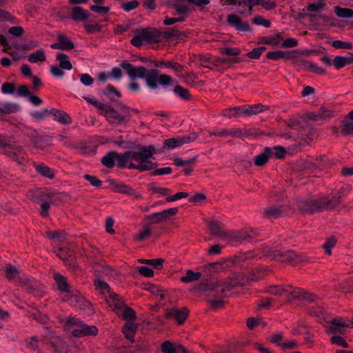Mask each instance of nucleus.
Segmentation results:
<instances>
[{"mask_svg":"<svg viewBox=\"0 0 353 353\" xmlns=\"http://www.w3.org/2000/svg\"><path fill=\"white\" fill-rule=\"evenodd\" d=\"M54 279L55 280L58 289L62 292L68 294L70 293V287L66 281V279L59 273L54 274Z\"/></svg>","mask_w":353,"mask_h":353,"instance_id":"20","label":"nucleus"},{"mask_svg":"<svg viewBox=\"0 0 353 353\" xmlns=\"http://www.w3.org/2000/svg\"><path fill=\"white\" fill-rule=\"evenodd\" d=\"M57 256L63 260L65 263L70 261L72 258V252L66 249L61 248L59 250L57 254Z\"/></svg>","mask_w":353,"mask_h":353,"instance_id":"41","label":"nucleus"},{"mask_svg":"<svg viewBox=\"0 0 353 353\" xmlns=\"http://www.w3.org/2000/svg\"><path fill=\"white\" fill-rule=\"evenodd\" d=\"M117 157V152H109L102 158L101 162L105 167L108 168H112L115 165Z\"/></svg>","mask_w":353,"mask_h":353,"instance_id":"25","label":"nucleus"},{"mask_svg":"<svg viewBox=\"0 0 353 353\" xmlns=\"http://www.w3.org/2000/svg\"><path fill=\"white\" fill-rule=\"evenodd\" d=\"M188 314V312L185 307L181 310L172 307L166 310V316L170 319H174L179 324H182L185 321Z\"/></svg>","mask_w":353,"mask_h":353,"instance_id":"13","label":"nucleus"},{"mask_svg":"<svg viewBox=\"0 0 353 353\" xmlns=\"http://www.w3.org/2000/svg\"><path fill=\"white\" fill-rule=\"evenodd\" d=\"M296 291L299 292L298 294L300 295V296L294 297V299H299L308 301H314L316 299V296L313 294L303 292L302 290H301L299 288H293L292 292H295Z\"/></svg>","mask_w":353,"mask_h":353,"instance_id":"34","label":"nucleus"},{"mask_svg":"<svg viewBox=\"0 0 353 353\" xmlns=\"http://www.w3.org/2000/svg\"><path fill=\"white\" fill-rule=\"evenodd\" d=\"M341 131L344 136L353 134V121L344 123L341 127Z\"/></svg>","mask_w":353,"mask_h":353,"instance_id":"45","label":"nucleus"},{"mask_svg":"<svg viewBox=\"0 0 353 353\" xmlns=\"http://www.w3.org/2000/svg\"><path fill=\"white\" fill-rule=\"evenodd\" d=\"M64 300L74 307H77L83 301L82 296L77 291H71L70 294H66Z\"/></svg>","mask_w":353,"mask_h":353,"instance_id":"22","label":"nucleus"},{"mask_svg":"<svg viewBox=\"0 0 353 353\" xmlns=\"http://www.w3.org/2000/svg\"><path fill=\"white\" fill-rule=\"evenodd\" d=\"M64 69L60 68V66L57 65H51L50 67V72L51 74L57 78H61L64 76L65 73L63 72Z\"/></svg>","mask_w":353,"mask_h":353,"instance_id":"54","label":"nucleus"},{"mask_svg":"<svg viewBox=\"0 0 353 353\" xmlns=\"http://www.w3.org/2000/svg\"><path fill=\"white\" fill-rule=\"evenodd\" d=\"M253 23L257 26H262L265 28L270 27L271 23L269 20L265 19L261 16H256L253 19Z\"/></svg>","mask_w":353,"mask_h":353,"instance_id":"53","label":"nucleus"},{"mask_svg":"<svg viewBox=\"0 0 353 353\" xmlns=\"http://www.w3.org/2000/svg\"><path fill=\"white\" fill-rule=\"evenodd\" d=\"M325 6V1L321 0L316 3L309 4L307 10L310 12L319 11V10H322Z\"/></svg>","mask_w":353,"mask_h":353,"instance_id":"51","label":"nucleus"},{"mask_svg":"<svg viewBox=\"0 0 353 353\" xmlns=\"http://www.w3.org/2000/svg\"><path fill=\"white\" fill-rule=\"evenodd\" d=\"M46 59V53L42 49L37 50L28 56V61L33 63L44 61Z\"/></svg>","mask_w":353,"mask_h":353,"instance_id":"27","label":"nucleus"},{"mask_svg":"<svg viewBox=\"0 0 353 353\" xmlns=\"http://www.w3.org/2000/svg\"><path fill=\"white\" fill-rule=\"evenodd\" d=\"M84 178L85 180L89 181L92 185L94 187L99 188L102 185V182L94 176L85 174L84 175Z\"/></svg>","mask_w":353,"mask_h":353,"instance_id":"59","label":"nucleus"},{"mask_svg":"<svg viewBox=\"0 0 353 353\" xmlns=\"http://www.w3.org/2000/svg\"><path fill=\"white\" fill-rule=\"evenodd\" d=\"M350 327V321L342 318H335L330 321V325L327 327L328 334H343L344 328Z\"/></svg>","mask_w":353,"mask_h":353,"instance_id":"10","label":"nucleus"},{"mask_svg":"<svg viewBox=\"0 0 353 353\" xmlns=\"http://www.w3.org/2000/svg\"><path fill=\"white\" fill-rule=\"evenodd\" d=\"M57 40V43L51 44L50 47L52 49L68 50L73 49L74 47V43L64 35L59 36Z\"/></svg>","mask_w":353,"mask_h":353,"instance_id":"17","label":"nucleus"},{"mask_svg":"<svg viewBox=\"0 0 353 353\" xmlns=\"http://www.w3.org/2000/svg\"><path fill=\"white\" fill-rule=\"evenodd\" d=\"M353 61L352 57L336 56L332 61L333 65L335 68L339 70L348 64H350Z\"/></svg>","mask_w":353,"mask_h":353,"instance_id":"26","label":"nucleus"},{"mask_svg":"<svg viewBox=\"0 0 353 353\" xmlns=\"http://www.w3.org/2000/svg\"><path fill=\"white\" fill-rule=\"evenodd\" d=\"M272 154H273L272 149L265 148L263 153L254 157V164L257 166L263 165L268 161Z\"/></svg>","mask_w":353,"mask_h":353,"instance_id":"23","label":"nucleus"},{"mask_svg":"<svg viewBox=\"0 0 353 353\" xmlns=\"http://www.w3.org/2000/svg\"><path fill=\"white\" fill-rule=\"evenodd\" d=\"M150 190L153 193L159 194L161 196H167L170 192V190L165 188L159 187L154 185H150Z\"/></svg>","mask_w":353,"mask_h":353,"instance_id":"48","label":"nucleus"},{"mask_svg":"<svg viewBox=\"0 0 353 353\" xmlns=\"http://www.w3.org/2000/svg\"><path fill=\"white\" fill-rule=\"evenodd\" d=\"M246 107V117L256 114L264 110V106L261 104H254L250 105H245Z\"/></svg>","mask_w":353,"mask_h":353,"instance_id":"37","label":"nucleus"},{"mask_svg":"<svg viewBox=\"0 0 353 353\" xmlns=\"http://www.w3.org/2000/svg\"><path fill=\"white\" fill-rule=\"evenodd\" d=\"M307 203L309 205L308 210L314 212L332 209L338 205L339 201L323 198L320 200H310Z\"/></svg>","mask_w":353,"mask_h":353,"instance_id":"7","label":"nucleus"},{"mask_svg":"<svg viewBox=\"0 0 353 353\" xmlns=\"http://www.w3.org/2000/svg\"><path fill=\"white\" fill-rule=\"evenodd\" d=\"M138 114V110L132 109L122 104L117 105L116 108L110 107L105 108L103 114L112 124L120 125L126 123L132 115Z\"/></svg>","mask_w":353,"mask_h":353,"instance_id":"3","label":"nucleus"},{"mask_svg":"<svg viewBox=\"0 0 353 353\" xmlns=\"http://www.w3.org/2000/svg\"><path fill=\"white\" fill-rule=\"evenodd\" d=\"M256 232L253 230H241L238 232L230 231L228 234L229 239H236L237 241H244L248 238H252L256 235Z\"/></svg>","mask_w":353,"mask_h":353,"instance_id":"18","label":"nucleus"},{"mask_svg":"<svg viewBox=\"0 0 353 353\" xmlns=\"http://www.w3.org/2000/svg\"><path fill=\"white\" fill-rule=\"evenodd\" d=\"M72 19L76 21H85L88 19L87 11L80 6H75L72 8Z\"/></svg>","mask_w":353,"mask_h":353,"instance_id":"28","label":"nucleus"},{"mask_svg":"<svg viewBox=\"0 0 353 353\" xmlns=\"http://www.w3.org/2000/svg\"><path fill=\"white\" fill-rule=\"evenodd\" d=\"M280 214V209L276 207H270L264 211V216L268 218H276Z\"/></svg>","mask_w":353,"mask_h":353,"instance_id":"42","label":"nucleus"},{"mask_svg":"<svg viewBox=\"0 0 353 353\" xmlns=\"http://www.w3.org/2000/svg\"><path fill=\"white\" fill-rule=\"evenodd\" d=\"M149 219L153 223H158L166 220L164 212H155L150 215Z\"/></svg>","mask_w":353,"mask_h":353,"instance_id":"44","label":"nucleus"},{"mask_svg":"<svg viewBox=\"0 0 353 353\" xmlns=\"http://www.w3.org/2000/svg\"><path fill=\"white\" fill-rule=\"evenodd\" d=\"M185 21L184 17H165L164 19V24L167 26L172 25L176 22H182Z\"/></svg>","mask_w":353,"mask_h":353,"instance_id":"63","label":"nucleus"},{"mask_svg":"<svg viewBox=\"0 0 353 353\" xmlns=\"http://www.w3.org/2000/svg\"><path fill=\"white\" fill-rule=\"evenodd\" d=\"M282 40V37L279 34H277L274 37H269L267 38L265 43L274 46H277L281 43Z\"/></svg>","mask_w":353,"mask_h":353,"instance_id":"57","label":"nucleus"},{"mask_svg":"<svg viewBox=\"0 0 353 353\" xmlns=\"http://www.w3.org/2000/svg\"><path fill=\"white\" fill-rule=\"evenodd\" d=\"M36 170L37 171V172H39L45 177L49 179H53L54 177L53 170L50 168L45 165L44 164H40L37 165Z\"/></svg>","mask_w":353,"mask_h":353,"instance_id":"33","label":"nucleus"},{"mask_svg":"<svg viewBox=\"0 0 353 353\" xmlns=\"http://www.w3.org/2000/svg\"><path fill=\"white\" fill-rule=\"evenodd\" d=\"M292 290L293 287L290 285L285 287L271 286L268 289V292L275 295H284L288 298V300L294 299V297L300 296V295L298 294L299 292V291L294 292Z\"/></svg>","mask_w":353,"mask_h":353,"instance_id":"11","label":"nucleus"},{"mask_svg":"<svg viewBox=\"0 0 353 353\" xmlns=\"http://www.w3.org/2000/svg\"><path fill=\"white\" fill-rule=\"evenodd\" d=\"M94 286L95 288L100 294L104 296L105 301L108 304V300L112 297V295H117L112 292H110V288L109 285L101 280V279H96L94 280Z\"/></svg>","mask_w":353,"mask_h":353,"instance_id":"15","label":"nucleus"},{"mask_svg":"<svg viewBox=\"0 0 353 353\" xmlns=\"http://www.w3.org/2000/svg\"><path fill=\"white\" fill-rule=\"evenodd\" d=\"M265 50L264 47H259L254 48L252 51L247 54V57L250 59H258Z\"/></svg>","mask_w":353,"mask_h":353,"instance_id":"55","label":"nucleus"},{"mask_svg":"<svg viewBox=\"0 0 353 353\" xmlns=\"http://www.w3.org/2000/svg\"><path fill=\"white\" fill-rule=\"evenodd\" d=\"M161 351L163 353H176V347L170 341H166L161 345Z\"/></svg>","mask_w":353,"mask_h":353,"instance_id":"49","label":"nucleus"},{"mask_svg":"<svg viewBox=\"0 0 353 353\" xmlns=\"http://www.w3.org/2000/svg\"><path fill=\"white\" fill-rule=\"evenodd\" d=\"M6 276L9 280L14 279L19 274L18 269L11 265L5 267Z\"/></svg>","mask_w":353,"mask_h":353,"instance_id":"39","label":"nucleus"},{"mask_svg":"<svg viewBox=\"0 0 353 353\" xmlns=\"http://www.w3.org/2000/svg\"><path fill=\"white\" fill-rule=\"evenodd\" d=\"M108 305L115 314L123 319L133 321L136 319L135 311L124 304L119 295H112V297L108 300Z\"/></svg>","mask_w":353,"mask_h":353,"instance_id":"5","label":"nucleus"},{"mask_svg":"<svg viewBox=\"0 0 353 353\" xmlns=\"http://www.w3.org/2000/svg\"><path fill=\"white\" fill-rule=\"evenodd\" d=\"M49 114L54 116L55 121L63 125H68L72 123L70 117L65 112L56 108H52L49 110Z\"/></svg>","mask_w":353,"mask_h":353,"instance_id":"19","label":"nucleus"},{"mask_svg":"<svg viewBox=\"0 0 353 353\" xmlns=\"http://www.w3.org/2000/svg\"><path fill=\"white\" fill-rule=\"evenodd\" d=\"M234 285L228 282H223L217 279H205L194 285L191 291L194 293H204L208 301L213 308L221 307L227 296L228 292L230 291Z\"/></svg>","mask_w":353,"mask_h":353,"instance_id":"1","label":"nucleus"},{"mask_svg":"<svg viewBox=\"0 0 353 353\" xmlns=\"http://www.w3.org/2000/svg\"><path fill=\"white\" fill-rule=\"evenodd\" d=\"M131 152L132 162L128 165L130 169H136L143 172L151 170L156 167V164L150 160L155 152L154 146H143L139 151Z\"/></svg>","mask_w":353,"mask_h":353,"instance_id":"2","label":"nucleus"},{"mask_svg":"<svg viewBox=\"0 0 353 353\" xmlns=\"http://www.w3.org/2000/svg\"><path fill=\"white\" fill-rule=\"evenodd\" d=\"M69 321L77 325V327L72 331V334L75 337L96 336L98 333V329L96 326L88 325L79 319H72Z\"/></svg>","mask_w":353,"mask_h":353,"instance_id":"6","label":"nucleus"},{"mask_svg":"<svg viewBox=\"0 0 353 353\" xmlns=\"http://www.w3.org/2000/svg\"><path fill=\"white\" fill-rule=\"evenodd\" d=\"M132 162V152H126L123 154L117 153V165L119 168H124L128 162Z\"/></svg>","mask_w":353,"mask_h":353,"instance_id":"29","label":"nucleus"},{"mask_svg":"<svg viewBox=\"0 0 353 353\" xmlns=\"http://www.w3.org/2000/svg\"><path fill=\"white\" fill-rule=\"evenodd\" d=\"M332 46L335 48L350 49L352 44L349 42L336 40L332 42Z\"/></svg>","mask_w":353,"mask_h":353,"instance_id":"60","label":"nucleus"},{"mask_svg":"<svg viewBox=\"0 0 353 353\" xmlns=\"http://www.w3.org/2000/svg\"><path fill=\"white\" fill-rule=\"evenodd\" d=\"M80 81L86 86L92 85L94 82L93 78L88 74H82L80 77Z\"/></svg>","mask_w":353,"mask_h":353,"instance_id":"62","label":"nucleus"},{"mask_svg":"<svg viewBox=\"0 0 353 353\" xmlns=\"http://www.w3.org/2000/svg\"><path fill=\"white\" fill-rule=\"evenodd\" d=\"M20 106L13 102L0 103V112L3 114H12L19 111Z\"/></svg>","mask_w":353,"mask_h":353,"instance_id":"24","label":"nucleus"},{"mask_svg":"<svg viewBox=\"0 0 353 353\" xmlns=\"http://www.w3.org/2000/svg\"><path fill=\"white\" fill-rule=\"evenodd\" d=\"M266 57L268 59H271V60H274V61H277L281 59H288L289 58V57L287 56L286 52L284 51H281V50L268 52L266 54Z\"/></svg>","mask_w":353,"mask_h":353,"instance_id":"35","label":"nucleus"},{"mask_svg":"<svg viewBox=\"0 0 353 353\" xmlns=\"http://www.w3.org/2000/svg\"><path fill=\"white\" fill-rule=\"evenodd\" d=\"M120 66L123 69H125L127 74L130 80L134 81L136 79H143L146 74L148 70L143 66H133L127 61L121 63Z\"/></svg>","mask_w":353,"mask_h":353,"instance_id":"8","label":"nucleus"},{"mask_svg":"<svg viewBox=\"0 0 353 353\" xmlns=\"http://www.w3.org/2000/svg\"><path fill=\"white\" fill-rule=\"evenodd\" d=\"M7 148H12L11 144L8 142L7 138L3 134H0V150L5 154H8ZM10 157L14 159L15 154L9 153Z\"/></svg>","mask_w":353,"mask_h":353,"instance_id":"36","label":"nucleus"},{"mask_svg":"<svg viewBox=\"0 0 353 353\" xmlns=\"http://www.w3.org/2000/svg\"><path fill=\"white\" fill-rule=\"evenodd\" d=\"M8 32L14 37H21L23 35L24 30L20 26H13L9 29Z\"/></svg>","mask_w":353,"mask_h":353,"instance_id":"64","label":"nucleus"},{"mask_svg":"<svg viewBox=\"0 0 353 353\" xmlns=\"http://www.w3.org/2000/svg\"><path fill=\"white\" fill-rule=\"evenodd\" d=\"M143 79L147 86L151 90L157 89L159 85L167 88L173 83L171 77L165 74H160L159 71L156 69L148 70Z\"/></svg>","mask_w":353,"mask_h":353,"instance_id":"4","label":"nucleus"},{"mask_svg":"<svg viewBox=\"0 0 353 353\" xmlns=\"http://www.w3.org/2000/svg\"><path fill=\"white\" fill-rule=\"evenodd\" d=\"M139 6V2L137 0H132L127 2H123L121 5L122 9L125 12H130L136 9Z\"/></svg>","mask_w":353,"mask_h":353,"instance_id":"46","label":"nucleus"},{"mask_svg":"<svg viewBox=\"0 0 353 353\" xmlns=\"http://www.w3.org/2000/svg\"><path fill=\"white\" fill-rule=\"evenodd\" d=\"M201 274L199 272H193L192 270H188L185 275L181 278V281L183 283H190L200 279Z\"/></svg>","mask_w":353,"mask_h":353,"instance_id":"32","label":"nucleus"},{"mask_svg":"<svg viewBox=\"0 0 353 353\" xmlns=\"http://www.w3.org/2000/svg\"><path fill=\"white\" fill-rule=\"evenodd\" d=\"M174 92L182 99L189 100L190 99L189 91L181 85H176L174 89Z\"/></svg>","mask_w":353,"mask_h":353,"instance_id":"38","label":"nucleus"},{"mask_svg":"<svg viewBox=\"0 0 353 353\" xmlns=\"http://www.w3.org/2000/svg\"><path fill=\"white\" fill-rule=\"evenodd\" d=\"M155 66L173 69L176 76H179L183 70V67L176 61H159L155 63Z\"/></svg>","mask_w":353,"mask_h":353,"instance_id":"21","label":"nucleus"},{"mask_svg":"<svg viewBox=\"0 0 353 353\" xmlns=\"http://www.w3.org/2000/svg\"><path fill=\"white\" fill-rule=\"evenodd\" d=\"M336 14L340 18L351 19L353 18V10L340 6L334 7Z\"/></svg>","mask_w":353,"mask_h":353,"instance_id":"31","label":"nucleus"},{"mask_svg":"<svg viewBox=\"0 0 353 353\" xmlns=\"http://www.w3.org/2000/svg\"><path fill=\"white\" fill-rule=\"evenodd\" d=\"M208 225L212 234L219 236L222 239L228 240L230 231L222 230L221 223L216 220H210Z\"/></svg>","mask_w":353,"mask_h":353,"instance_id":"16","label":"nucleus"},{"mask_svg":"<svg viewBox=\"0 0 353 353\" xmlns=\"http://www.w3.org/2000/svg\"><path fill=\"white\" fill-rule=\"evenodd\" d=\"M280 259L282 262L288 263L293 261L296 257L295 254L290 250L285 251L281 255Z\"/></svg>","mask_w":353,"mask_h":353,"instance_id":"50","label":"nucleus"},{"mask_svg":"<svg viewBox=\"0 0 353 353\" xmlns=\"http://www.w3.org/2000/svg\"><path fill=\"white\" fill-rule=\"evenodd\" d=\"M196 138L197 135L196 133H191L188 135L166 139L164 141V144L168 148L173 149L174 148L190 143L196 140Z\"/></svg>","mask_w":353,"mask_h":353,"instance_id":"9","label":"nucleus"},{"mask_svg":"<svg viewBox=\"0 0 353 353\" xmlns=\"http://www.w3.org/2000/svg\"><path fill=\"white\" fill-rule=\"evenodd\" d=\"M226 131H227V137L230 136L234 138H241L244 135L248 134V132H247L245 130L243 132L240 128L226 129Z\"/></svg>","mask_w":353,"mask_h":353,"instance_id":"40","label":"nucleus"},{"mask_svg":"<svg viewBox=\"0 0 353 353\" xmlns=\"http://www.w3.org/2000/svg\"><path fill=\"white\" fill-rule=\"evenodd\" d=\"M336 240L334 238L328 239L326 242L323 244V248L326 254L330 255L332 253V248L335 245Z\"/></svg>","mask_w":353,"mask_h":353,"instance_id":"56","label":"nucleus"},{"mask_svg":"<svg viewBox=\"0 0 353 353\" xmlns=\"http://www.w3.org/2000/svg\"><path fill=\"white\" fill-rule=\"evenodd\" d=\"M227 21L230 26L234 28L238 31L249 32L250 30V25L247 22L241 21L236 14H229Z\"/></svg>","mask_w":353,"mask_h":353,"instance_id":"12","label":"nucleus"},{"mask_svg":"<svg viewBox=\"0 0 353 353\" xmlns=\"http://www.w3.org/2000/svg\"><path fill=\"white\" fill-rule=\"evenodd\" d=\"M137 325L133 322L127 323L123 327V333L125 338L131 340L137 330Z\"/></svg>","mask_w":353,"mask_h":353,"instance_id":"30","label":"nucleus"},{"mask_svg":"<svg viewBox=\"0 0 353 353\" xmlns=\"http://www.w3.org/2000/svg\"><path fill=\"white\" fill-rule=\"evenodd\" d=\"M188 193L184 192H178L176 194H175L174 195L167 196L166 201L168 202H172V201H175L183 199V198H186V197H188Z\"/></svg>","mask_w":353,"mask_h":353,"instance_id":"61","label":"nucleus"},{"mask_svg":"<svg viewBox=\"0 0 353 353\" xmlns=\"http://www.w3.org/2000/svg\"><path fill=\"white\" fill-rule=\"evenodd\" d=\"M49 114V110L43 109L41 110L34 111L31 113L32 117L37 121H41Z\"/></svg>","mask_w":353,"mask_h":353,"instance_id":"43","label":"nucleus"},{"mask_svg":"<svg viewBox=\"0 0 353 353\" xmlns=\"http://www.w3.org/2000/svg\"><path fill=\"white\" fill-rule=\"evenodd\" d=\"M110 9L109 6H103L102 5H92L90 6V10L98 14H106L110 11Z\"/></svg>","mask_w":353,"mask_h":353,"instance_id":"52","label":"nucleus"},{"mask_svg":"<svg viewBox=\"0 0 353 353\" xmlns=\"http://www.w3.org/2000/svg\"><path fill=\"white\" fill-rule=\"evenodd\" d=\"M15 90V85L12 83H5L1 88V91L4 94H12L14 92Z\"/></svg>","mask_w":353,"mask_h":353,"instance_id":"47","label":"nucleus"},{"mask_svg":"<svg viewBox=\"0 0 353 353\" xmlns=\"http://www.w3.org/2000/svg\"><path fill=\"white\" fill-rule=\"evenodd\" d=\"M152 39V34L150 31L145 29L138 30L131 40V43L136 47H140L144 43Z\"/></svg>","mask_w":353,"mask_h":353,"instance_id":"14","label":"nucleus"},{"mask_svg":"<svg viewBox=\"0 0 353 353\" xmlns=\"http://www.w3.org/2000/svg\"><path fill=\"white\" fill-rule=\"evenodd\" d=\"M331 342L334 344H336L339 346H342L343 347H348V343L345 341V340L340 336H337V335H334L332 338H331Z\"/></svg>","mask_w":353,"mask_h":353,"instance_id":"58","label":"nucleus"}]
</instances>
